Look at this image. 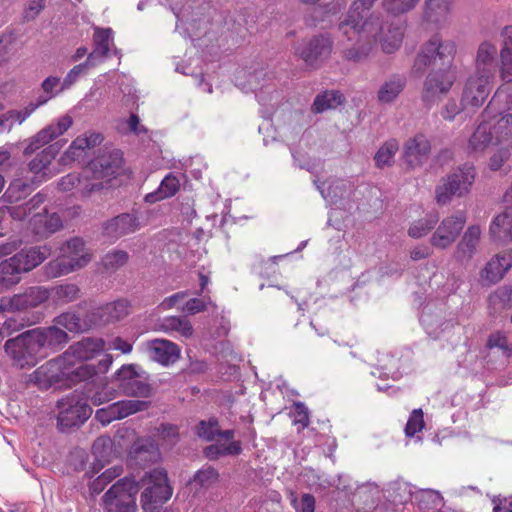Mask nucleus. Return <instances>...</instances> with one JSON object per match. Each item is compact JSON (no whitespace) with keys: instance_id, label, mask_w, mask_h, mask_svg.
<instances>
[{"instance_id":"nucleus-54","label":"nucleus","mask_w":512,"mask_h":512,"mask_svg":"<svg viewBox=\"0 0 512 512\" xmlns=\"http://www.w3.org/2000/svg\"><path fill=\"white\" fill-rule=\"evenodd\" d=\"M129 260V254L124 250H113L108 252L102 263L107 270H117L124 266Z\"/></svg>"},{"instance_id":"nucleus-32","label":"nucleus","mask_w":512,"mask_h":512,"mask_svg":"<svg viewBox=\"0 0 512 512\" xmlns=\"http://www.w3.org/2000/svg\"><path fill=\"white\" fill-rule=\"evenodd\" d=\"M64 383L65 388H70L79 382L87 381L97 376V369L94 364L80 363L79 366L75 367L74 364H66L64 358Z\"/></svg>"},{"instance_id":"nucleus-10","label":"nucleus","mask_w":512,"mask_h":512,"mask_svg":"<svg viewBox=\"0 0 512 512\" xmlns=\"http://www.w3.org/2000/svg\"><path fill=\"white\" fill-rule=\"evenodd\" d=\"M5 352L13 361V365L21 369L33 367L41 359L39 348L32 329L14 338H9L4 345Z\"/></svg>"},{"instance_id":"nucleus-23","label":"nucleus","mask_w":512,"mask_h":512,"mask_svg":"<svg viewBox=\"0 0 512 512\" xmlns=\"http://www.w3.org/2000/svg\"><path fill=\"white\" fill-rule=\"evenodd\" d=\"M138 484L134 479L124 477L114 483L108 491L103 495V503H125L136 502L138 494Z\"/></svg>"},{"instance_id":"nucleus-8","label":"nucleus","mask_w":512,"mask_h":512,"mask_svg":"<svg viewBox=\"0 0 512 512\" xmlns=\"http://www.w3.org/2000/svg\"><path fill=\"white\" fill-rule=\"evenodd\" d=\"M50 253L51 249L47 245L23 248L12 257L0 262V269L3 274L16 278L19 283L22 273L29 272L40 265Z\"/></svg>"},{"instance_id":"nucleus-25","label":"nucleus","mask_w":512,"mask_h":512,"mask_svg":"<svg viewBox=\"0 0 512 512\" xmlns=\"http://www.w3.org/2000/svg\"><path fill=\"white\" fill-rule=\"evenodd\" d=\"M45 214L37 213L30 220L32 230L35 235L40 238H48L63 227L60 215L56 212L48 214L46 208L43 209Z\"/></svg>"},{"instance_id":"nucleus-7","label":"nucleus","mask_w":512,"mask_h":512,"mask_svg":"<svg viewBox=\"0 0 512 512\" xmlns=\"http://www.w3.org/2000/svg\"><path fill=\"white\" fill-rule=\"evenodd\" d=\"M59 413L57 427L62 433H71L81 427L92 415V407L83 395L76 391L57 402Z\"/></svg>"},{"instance_id":"nucleus-51","label":"nucleus","mask_w":512,"mask_h":512,"mask_svg":"<svg viewBox=\"0 0 512 512\" xmlns=\"http://www.w3.org/2000/svg\"><path fill=\"white\" fill-rule=\"evenodd\" d=\"M54 324L63 327L69 332L83 333L82 317L76 311H68L56 316Z\"/></svg>"},{"instance_id":"nucleus-36","label":"nucleus","mask_w":512,"mask_h":512,"mask_svg":"<svg viewBox=\"0 0 512 512\" xmlns=\"http://www.w3.org/2000/svg\"><path fill=\"white\" fill-rule=\"evenodd\" d=\"M481 229L478 225H471L465 231L461 241L457 245V255L461 260H470L475 254L480 241Z\"/></svg>"},{"instance_id":"nucleus-33","label":"nucleus","mask_w":512,"mask_h":512,"mask_svg":"<svg viewBox=\"0 0 512 512\" xmlns=\"http://www.w3.org/2000/svg\"><path fill=\"white\" fill-rule=\"evenodd\" d=\"M66 142V140L61 139L44 147L41 152L37 153L36 156L28 163L29 171L34 174H38L46 169L59 154Z\"/></svg>"},{"instance_id":"nucleus-58","label":"nucleus","mask_w":512,"mask_h":512,"mask_svg":"<svg viewBox=\"0 0 512 512\" xmlns=\"http://www.w3.org/2000/svg\"><path fill=\"white\" fill-rule=\"evenodd\" d=\"M425 427L424 413L421 408L414 409L406 423L405 434L407 437H413L416 433L422 431Z\"/></svg>"},{"instance_id":"nucleus-42","label":"nucleus","mask_w":512,"mask_h":512,"mask_svg":"<svg viewBox=\"0 0 512 512\" xmlns=\"http://www.w3.org/2000/svg\"><path fill=\"white\" fill-rule=\"evenodd\" d=\"M488 302L494 314L510 309L512 307V286L503 285L498 287L489 295Z\"/></svg>"},{"instance_id":"nucleus-38","label":"nucleus","mask_w":512,"mask_h":512,"mask_svg":"<svg viewBox=\"0 0 512 512\" xmlns=\"http://www.w3.org/2000/svg\"><path fill=\"white\" fill-rule=\"evenodd\" d=\"M47 199V194L40 191L27 198L23 203L16 206H8L7 211L9 215L15 219L22 221L26 219L32 212L37 210Z\"/></svg>"},{"instance_id":"nucleus-20","label":"nucleus","mask_w":512,"mask_h":512,"mask_svg":"<svg viewBox=\"0 0 512 512\" xmlns=\"http://www.w3.org/2000/svg\"><path fill=\"white\" fill-rule=\"evenodd\" d=\"M159 456L158 446L150 437H137L128 451L129 459L142 467L156 462Z\"/></svg>"},{"instance_id":"nucleus-39","label":"nucleus","mask_w":512,"mask_h":512,"mask_svg":"<svg viewBox=\"0 0 512 512\" xmlns=\"http://www.w3.org/2000/svg\"><path fill=\"white\" fill-rule=\"evenodd\" d=\"M345 102V97L339 90H325L316 95L312 111L316 114L323 113L329 109H335Z\"/></svg>"},{"instance_id":"nucleus-46","label":"nucleus","mask_w":512,"mask_h":512,"mask_svg":"<svg viewBox=\"0 0 512 512\" xmlns=\"http://www.w3.org/2000/svg\"><path fill=\"white\" fill-rule=\"evenodd\" d=\"M161 329L165 332L175 331L185 338H190L194 329L191 322L185 316H168L163 318Z\"/></svg>"},{"instance_id":"nucleus-24","label":"nucleus","mask_w":512,"mask_h":512,"mask_svg":"<svg viewBox=\"0 0 512 512\" xmlns=\"http://www.w3.org/2000/svg\"><path fill=\"white\" fill-rule=\"evenodd\" d=\"M150 357L164 366L174 364L180 357L179 346L166 339H154L149 342Z\"/></svg>"},{"instance_id":"nucleus-12","label":"nucleus","mask_w":512,"mask_h":512,"mask_svg":"<svg viewBox=\"0 0 512 512\" xmlns=\"http://www.w3.org/2000/svg\"><path fill=\"white\" fill-rule=\"evenodd\" d=\"M72 124V117L66 114L59 118L57 122L47 125L34 136L21 142V145L24 146L23 155L25 157H29L36 153L40 148L52 144L51 142L63 135L72 126Z\"/></svg>"},{"instance_id":"nucleus-41","label":"nucleus","mask_w":512,"mask_h":512,"mask_svg":"<svg viewBox=\"0 0 512 512\" xmlns=\"http://www.w3.org/2000/svg\"><path fill=\"white\" fill-rule=\"evenodd\" d=\"M111 28H96L93 35L94 49L88 55L87 59L94 61L96 57L103 58L108 55L110 50V40L112 38Z\"/></svg>"},{"instance_id":"nucleus-14","label":"nucleus","mask_w":512,"mask_h":512,"mask_svg":"<svg viewBox=\"0 0 512 512\" xmlns=\"http://www.w3.org/2000/svg\"><path fill=\"white\" fill-rule=\"evenodd\" d=\"M149 406L150 402L144 400L117 401L106 407L97 409L95 419L103 426H107L115 420H121L137 412L144 411Z\"/></svg>"},{"instance_id":"nucleus-29","label":"nucleus","mask_w":512,"mask_h":512,"mask_svg":"<svg viewBox=\"0 0 512 512\" xmlns=\"http://www.w3.org/2000/svg\"><path fill=\"white\" fill-rule=\"evenodd\" d=\"M104 348V341L100 338L85 337L72 344L64 353L65 357L72 356L77 360L84 361L94 357Z\"/></svg>"},{"instance_id":"nucleus-30","label":"nucleus","mask_w":512,"mask_h":512,"mask_svg":"<svg viewBox=\"0 0 512 512\" xmlns=\"http://www.w3.org/2000/svg\"><path fill=\"white\" fill-rule=\"evenodd\" d=\"M503 141H497L494 126L487 122L480 123L471 137L469 138L468 147L473 152H482L490 145L500 144Z\"/></svg>"},{"instance_id":"nucleus-47","label":"nucleus","mask_w":512,"mask_h":512,"mask_svg":"<svg viewBox=\"0 0 512 512\" xmlns=\"http://www.w3.org/2000/svg\"><path fill=\"white\" fill-rule=\"evenodd\" d=\"M128 307L129 302L125 299H119L102 305L106 323H115L124 319L128 315Z\"/></svg>"},{"instance_id":"nucleus-44","label":"nucleus","mask_w":512,"mask_h":512,"mask_svg":"<svg viewBox=\"0 0 512 512\" xmlns=\"http://www.w3.org/2000/svg\"><path fill=\"white\" fill-rule=\"evenodd\" d=\"M398 150L399 144L396 139L384 142L374 156L375 166L380 169L393 166L394 157Z\"/></svg>"},{"instance_id":"nucleus-26","label":"nucleus","mask_w":512,"mask_h":512,"mask_svg":"<svg viewBox=\"0 0 512 512\" xmlns=\"http://www.w3.org/2000/svg\"><path fill=\"white\" fill-rule=\"evenodd\" d=\"M492 241L509 243L512 241V206L495 216L489 227Z\"/></svg>"},{"instance_id":"nucleus-18","label":"nucleus","mask_w":512,"mask_h":512,"mask_svg":"<svg viewBox=\"0 0 512 512\" xmlns=\"http://www.w3.org/2000/svg\"><path fill=\"white\" fill-rule=\"evenodd\" d=\"M493 78L482 77V75H471L465 84L461 104L464 107L478 108L484 104L490 94V83Z\"/></svg>"},{"instance_id":"nucleus-59","label":"nucleus","mask_w":512,"mask_h":512,"mask_svg":"<svg viewBox=\"0 0 512 512\" xmlns=\"http://www.w3.org/2000/svg\"><path fill=\"white\" fill-rule=\"evenodd\" d=\"M486 346L490 349L499 348L506 357L512 356V346L508 344L506 335L500 331L492 333L487 339Z\"/></svg>"},{"instance_id":"nucleus-17","label":"nucleus","mask_w":512,"mask_h":512,"mask_svg":"<svg viewBox=\"0 0 512 512\" xmlns=\"http://www.w3.org/2000/svg\"><path fill=\"white\" fill-rule=\"evenodd\" d=\"M431 143L427 137L418 133L409 138L403 147L402 159L410 170L421 167L429 159Z\"/></svg>"},{"instance_id":"nucleus-45","label":"nucleus","mask_w":512,"mask_h":512,"mask_svg":"<svg viewBox=\"0 0 512 512\" xmlns=\"http://www.w3.org/2000/svg\"><path fill=\"white\" fill-rule=\"evenodd\" d=\"M406 85L404 77L395 75L385 82L378 91V99L384 103H390L402 92Z\"/></svg>"},{"instance_id":"nucleus-19","label":"nucleus","mask_w":512,"mask_h":512,"mask_svg":"<svg viewBox=\"0 0 512 512\" xmlns=\"http://www.w3.org/2000/svg\"><path fill=\"white\" fill-rule=\"evenodd\" d=\"M140 226L135 214L121 213L102 224V235L117 240L125 235L134 233Z\"/></svg>"},{"instance_id":"nucleus-2","label":"nucleus","mask_w":512,"mask_h":512,"mask_svg":"<svg viewBox=\"0 0 512 512\" xmlns=\"http://www.w3.org/2000/svg\"><path fill=\"white\" fill-rule=\"evenodd\" d=\"M50 297V291L42 286H32L24 292L15 294L12 297H2L0 300L1 312H12L18 322L26 325L39 323L44 314L34 311L45 303Z\"/></svg>"},{"instance_id":"nucleus-28","label":"nucleus","mask_w":512,"mask_h":512,"mask_svg":"<svg viewBox=\"0 0 512 512\" xmlns=\"http://www.w3.org/2000/svg\"><path fill=\"white\" fill-rule=\"evenodd\" d=\"M113 442L109 436H100L92 444V454L95 458V462L91 465V470L85 473V476L92 478L98 473L105 464L110 461L112 454Z\"/></svg>"},{"instance_id":"nucleus-40","label":"nucleus","mask_w":512,"mask_h":512,"mask_svg":"<svg viewBox=\"0 0 512 512\" xmlns=\"http://www.w3.org/2000/svg\"><path fill=\"white\" fill-rule=\"evenodd\" d=\"M502 48L500 50L501 77L512 76V26H506L501 31Z\"/></svg>"},{"instance_id":"nucleus-43","label":"nucleus","mask_w":512,"mask_h":512,"mask_svg":"<svg viewBox=\"0 0 512 512\" xmlns=\"http://www.w3.org/2000/svg\"><path fill=\"white\" fill-rule=\"evenodd\" d=\"M439 221V214L436 211L428 212L423 218L414 221L409 229L408 235L411 238L419 239L427 235Z\"/></svg>"},{"instance_id":"nucleus-11","label":"nucleus","mask_w":512,"mask_h":512,"mask_svg":"<svg viewBox=\"0 0 512 512\" xmlns=\"http://www.w3.org/2000/svg\"><path fill=\"white\" fill-rule=\"evenodd\" d=\"M124 164L123 152L119 149L100 150V153L91 159L86 172L91 173L94 179L113 180L122 171Z\"/></svg>"},{"instance_id":"nucleus-50","label":"nucleus","mask_w":512,"mask_h":512,"mask_svg":"<svg viewBox=\"0 0 512 512\" xmlns=\"http://www.w3.org/2000/svg\"><path fill=\"white\" fill-rule=\"evenodd\" d=\"M142 375L139 373L130 382L121 383L119 387L128 396L133 397H149L151 394V386L145 380H142Z\"/></svg>"},{"instance_id":"nucleus-34","label":"nucleus","mask_w":512,"mask_h":512,"mask_svg":"<svg viewBox=\"0 0 512 512\" xmlns=\"http://www.w3.org/2000/svg\"><path fill=\"white\" fill-rule=\"evenodd\" d=\"M338 31L348 41L355 40L357 42H360V41L364 42V44H362L361 46H357V47L353 46V47L347 48L344 51V55H345L346 59L358 62L368 55V53L370 51L371 40L376 39L382 33L383 21L381 20V30L375 35H367L365 33H359L354 38H349L347 35H344L339 29H338Z\"/></svg>"},{"instance_id":"nucleus-9","label":"nucleus","mask_w":512,"mask_h":512,"mask_svg":"<svg viewBox=\"0 0 512 512\" xmlns=\"http://www.w3.org/2000/svg\"><path fill=\"white\" fill-rule=\"evenodd\" d=\"M334 40L330 33L323 32L304 39L295 49V54L312 69H319L331 56Z\"/></svg>"},{"instance_id":"nucleus-21","label":"nucleus","mask_w":512,"mask_h":512,"mask_svg":"<svg viewBox=\"0 0 512 512\" xmlns=\"http://www.w3.org/2000/svg\"><path fill=\"white\" fill-rule=\"evenodd\" d=\"M497 47L488 42H482L477 50L475 58V73L482 77L494 78L497 69Z\"/></svg>"},{"instance_id":"nucleus-64","label":"nucleus","mask_w":512,"mask_h":512,"mask_svg":"<svg viewBox=\"0 0 512 512\" xmlns=\"http://www.w3.org/2000/svg\"><path fill=\"white\" fill-rule=\"evenodd\" d=\"M45 6L46 0H31L24 9L23 20L25 22L34 20Z\"/></svg>"},{"instance_id":"nucleus-37","label":"nucleus","mask_w":512,"mask_h":512,"mask_svg":"<svg viewBox=\"0 0 512 512\" xmlns=\"http://www.w3.org/2000/svg\"><path fill=\"white\" fill-rule=\"evenodd\" d=\"M454 0H425L423 18L433 24L445 21Z\"/></svg>"},{"instance_id":"nucleus-53","label":"nucleus","mask_w":512,"mask_h":512,"mask_svg":"<svg viewBox=\"0 0 512 512\" xmlns=\"http://www.w3.org/2000/svg\"><path fill=\"white\" fill-rule=\"evenodd\" d=\"M388 32L389 34H391V36L387 34L384 35L383 37H380V42L383 51L385 53L390 54L396 51L401 46V43L403 41V32L399 27H395L393 29L389 28Z\"/></svg>"},{"instance_id":"nucleus-4","label":"nucleus","mask_w":512,"mask_h":512,"mask_svg":"<svg viewBox=\"0 0 512 512\" xmlns=\"http://www.w3.org/2000/svg\"><path fill=\"white\" fill-rule=\"evenodd\" d=\"M136 483L138 484V491L142 489L140 504L143 512H169L166 509H161L173 493L165 469H151L145 472Z\"/></svg>"},{"instance_id":"nucleus-62","label":"nucleus","mask_w":512,"mask_h":512,"mask_svg":"<svg viewBox=\"0 0 512 512\" xmlns=\"http://www.w3.org/2000/svg\"><path fill=\"white\" fill-rule=\"evenodd\" d=\"M292 413L294 415V424H299L302 429L309 426V410L303 402H294L292 405Z\"/></svg>"},{"instance_id":"nucleus-5","label":"nucleus","mask_w":512,"mask_h":512,"mask_svg":"<svg viewBox=\"0 0 512 512\" xmlns=\"http://www.w3.org/2000/svg\"><path fill=\"white\" fill-rule=\"evenodd\" d=\"M376 0H356L350 6L345 18L339 23V30L349 38L359 33L375 35L381 30V14L372 11Z\"/></svg>"},{"instance_id":"nucleus-1","label":"nucleus","mask_w":512,"mask_h":512,"mask_svg":"<svg viewBox=\"0 0 512 512\" xmlns=\"http://www.w3.org/2000/svg\"><path fill=\"white\" fill-rule=\"evenodd\" d=\"M456 48L451 41H442L436 34L421 47L415 57L412 73L421 77L430 68L424 81L421 99L426 108L432 107L440 96L451 89L455 76L451 72Z\"/></svg>"},{"instance_id":"nucleus-55","label":"nucleus","mask_w":512,"mask_h":512,"mask_svg":"<svg viewBox=\"0 0 512 512\" xmlns=\"http://www.w3.org/2000/svg\"><path fill=\"white\" fill-rule=\"evenodd\" d=\"M84 332L90 329L106 325L102 306L91 309L82 317Z\"/></svg>"},{"instance_id":"nucleus-49","label":"nucleus","mask_w":512,"mask_h":512,"mask_svg":"<svg viewBox=\"0 0 512 512\" xmlns=\"http://www.w3.org/2000/svg\"><path fill=\"white\" fill-rule=\"evenodd\" d=\"M195 434L205 441H214L220 434L218 418L212 416L208 420H200L195 426Z\"/></svg>"},{"instance_id":"nucleus-27","label":"nucleus","mask_w":512,"mask_h":512,"mask_svg":"<svg viewBox=\"0 0 512 512\" xmlns=\"http://www.w3.org/2000/svg\"><path fill=\"white\" fill-rule=\"evenodd\" d=\"M512 266L510 254H497L492 257L481 270L480 276L489 283L499 282Z\"/></svg>"},{"instance_id":"nucleus-61","label":"nucleus","mask_w":512,"mask_h":512,"mask_svg":"<svg viewBox=\"0 0 512 512\" xmlns=\"http://www.w3.org/2000/svg\"><path fill=\"white\" fill-rule=\"evenodd\" d=\"M291 495H292L291 504L297 512H314L315 511L316 500H315L314 495H312L310 493H304L301 496L300 502L297 501V498L294 495V493H291Z\"/></svg>"},{"instance_id":"nucleus-6","label":"nucleus","mask_w":512,"mask_h":512,"mask_svg":"<svg viewBox=\"0 0 512 512\" xmlns=\"http://www.w3.org/2000/svg\"><path fill=\"white\" fill-rule=\"evenodd\" d=\"M476 175L475 166L468 162L451 170L435 187L436 202L439 205H447L453 198L467 196L471 192Z\"/></svg>"},{"instance_id":"nucleus-52","label":"nucleus","mask_w":512,"mask_h":512,"mask_svg":"<svg viewBox=\"0 0 512 512\" xmlns=\"http://www.w3.org/2000/svg\"><path fill=\"white\" fill-rule=\"evenodd\" d=\"M95 66L94 61H90V59H86L83 63L75 65L65 76L59 92H62L68 88H70L78 79L81 74L86 73V71Z\"/></svg>"},{"instance_id":"nucleus-57","label":"nucleus","mask_w":512,"mask_h":512,"mask_svg":"<svg viewBox=\"0 0 512 512\" xmlns=\"http://www.w3.org/2000/svg\"><path fill=\"white\" fill-rule=\"evenodd\" d=\"M118 475L119 473L116 468L107 469L89 484L91 493L100 494Z\"/></svg>"},{"instance_id":"nucleus-56","label":"nucleus","mask_w":512,"mask_h":512,"mask_svg":"<svg viewBox=\"0 0 512 512\" xmlns=\"http://www.w3.org/2000/svg\"><path fill=\"white\" fill-rule=\"evenodd\" d=\"M418 1L419 0H383V6L388 13L398 16L413 9Z\"/></svg>"},{"instance_id":"nucleus-22","label":"nucleus","mask_w":512,"mask_h":512,"mask_svg":"<svg viewBox=\"0 0 512 512\" xmlns=\"http://www.w3.org/2000/svg\"><path fill=\"white\" fill-rule=\"evenodd\" d=\"M40 182L35 177L32 179L16 178L10 182L2 199L4 202L11 204V206L19 205L34 192Z\"/></svg>"},{"instance_id":"nucleus-35","label":"nucleus","mask_w":512,"mask_h":512,"mask_svg":"<svg viewBox=\"0 0 512 512\" xmlns=\"http://www.w3.org/2000/svg\"><path fill=\"white\" fill-rule=\"evenodd\" d=\"M180 188V181L172 172L168 173L161 181L157 190L146 194L144 200L146 203L154 204L174 196Z\"/></svg>"},{"instance_id":"nucleus-3","label":"nucleus","mask_w":512,"mask_h":512,"mask_svg":"<svg viewBox=\"0 0 512 512\" xmlns=\"http://www.w3.org/2000/svg\"><path fill=\"white\" fill-rule=\"evenodd\" d=\"M58 256L44 266L47 278H57L78 271L89 264L92 259L86 242L80 236H73L58 248Z\"/></svg>"},{"instance_id":"nucleus-16","label":"nucleus","mask_w":512,"mask_h":512,"mask_svg":"<svg viewBox=\"0 0 512 512\" xmlns=\"http://www.w3.org/2000/svg\"><path fill=\"white\" fill-rule=\"evenodd\" d=\"M32 330L41 358L47 355V351L56 352L61 350L70 340L67 332L56 324L49 327H38Z\"/></svg>"},{"instance_id":"nucleus-13","label":"nucleus","mask_w":512,"mask_h":512,"mask_svg":"<svg viewBox=\"0 0 512 512\" xmlns=\"http://www.w3.org/2000/svg\"><path fill=\"white\" fill-rule=\"evenodd\" d=\"M64 374V358L58 357L38 367L30 375V381L42 390L51 387L55 389L65 388Z\"/></svg>"},{"instance_id":"nucleus-31","label":"nucleus","mask_w":512,"mask_h":512,"mask_svg":"<svg viewBox=\"0 0 512 512\" xmlns=\"http://www.w3.org/2000/svg\"><path fill=\"white\" fill-rule=\"evenodd\" d=\"M219 472L212 466H205L195 472L187 483L186 487L189 488L193 495H198L202 490H207L219 481Z\"/></svg>"},{"instance_id":"nucleus-60","label":"nucleus","mask_w":512,"mask_h":512,"mask_svg":"<svg viewBox=\"0 0 512 512\" xmlns=\"http://www.w3.org/2000/svg\"><path fill=\"white\" fill-rule=\"evenodd\" d=\"M497 141H509L512 139V114L501 117L494 125Z\"/></svg>"},{"instance_id":"nucleus-63","label":"nucleus","mask_w":512,"mask_h":512,"mask_svg":"<svg viewBox=\"0 0 512 512\" xmlns=\"http://www.w3.org/2000/svg\"><path fill=\"white\" fill-rule=\"evenodd\" d=\"M510 151L507 147L499 148L489 159V168L492 171L500 170L510 158Z\"/></svg>"},{"instance_id":"nucleus-15","label":"nucleus","mask_w":512,"mask_h":512,"mask_svg":"<svg viewBox=\"0 0 512 512\" xmlns=\"http://www.w3.org/2000/svg\"><path fill=\"white\" fill-rule=\"evenodd\" d=\"M466 216L459 211L455 215L444 218L430 238V243L438 249L449 247L464 228Z\"/></svg>"},{"instance_id":"nucleus-48","label":"nucleus","mask_w":512,"mask_h":512,"mask_svg":"<svg viewBox=\"0 0 512 512\" xmlns=\"http://www.w3.org/2000/svg\"><path fill=\"white\" fill-rule=\"evenodd\" d=\"M52 297L56 303L67 304L80 297V288L74 283H64L52 288Z\"/></svg>"}]
</instances>
